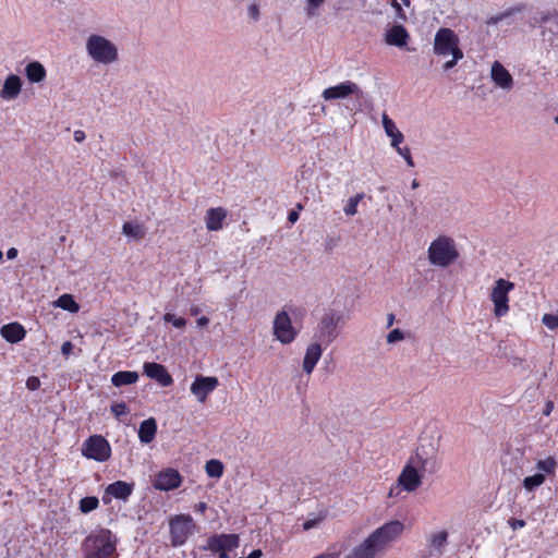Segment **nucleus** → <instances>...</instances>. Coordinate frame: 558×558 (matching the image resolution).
<instances>
[{"instance_id":"obj_1","label":"nucleus","mask_w":558,"mask_h":558,"mask_svg":"<svg viewBox=\"0 0 558 558\" xmlns=\"http://www.w3.org/2000/svg\"><path fill=\"white\" fill-rule=\"evenodd\" d=\"M436 453L435 442L432 439H422L415 453L410 457L399 474L397 485L389 490V497L398 496L401 490L408 493L416 490L422 484L423 473L434 469Z\"/></svg>"},{"instance_id":"obj_2","label":"nucleus","mask_w":558,"mask_h":558,"mask_svg":"<svg viewBox=\"0 0 558 558\" xmlns=\"http://www.w3.org/2000/svg\"><path fill=\"white\" fill-rule=\"evenodd\" d=\"M427 258L432 266L447 268L459 258L454 240L448 235H438L427 248Z\"/></svg>"},{"instance_id":"obj_3","label":"nucleus","mask_w":558,"mask_h":558,"mask_svg":"<svg viewBox=\"0 0 558 558\" xmlns=\"http://www.w3.org/2000/svg\"><path fill=\"white\" fill-rule=\"evenodd\" d=\"M434 53L439 57L452 56L451 60L444 63L445 71L452 69L463 58L459 47V38L450 28H439L434 38Z\"/></svg>"},{"instance_id":"obj_4","label":"nucleus","mask_w":558,"mask_h":558,"mask_svg":"<svg viewBox=\"0 0 558 558\" xmlns=\"http://www.w3.org/2000/svg\"><path fill=\"white\" fill-rule=\"evenodd\" d=\"M85 49L87 56L98 64L109 65L119 60L117 45L99 34H92L86 38Z\"/></svg>"},{"instance_id":"obj_5","label":"nucleus","mask_w":558,"mask_h":558,"mask_svg":"<svg viewBox=\"0 0 558 558\" xmlns=\"http://www.w3.org/2000/svg\"><path fill=\"white\" fill-rule=\"evenodd\" d=\"M117 538L107 529H101L88 535L84 541L86 558H113L116 554Z\"/></svg>"},{"instance_id":"obj_6","label":"nucleus","mask_w":558,"mask_h":558,"mask_svg":"<svg viewBox=\"0 0 558 558\" xmlns=\"http://www.w3.org/2000/svg\"><path fill=\"white\" fill-rule=\"evenodd\" d=\"M344 324V317L341 312L336 310H328L320 317L315 331V340L325 345L333 342L338 335L339 328Z\"/></svg>"},{"instance_id":"obj_7","label":"nucleus","mask_w":558,"mask_h":558,"mask_svg":"<svg viewBox=\"0 0 558 558\" xmlns=\"http://www.w3.org/2000/svg\"><path fill=\"white\" fill-rule=\"evenodd\" d=\"M514 284L504 278L495 281L490 292V300L494 304V314L497 317H502L509 312V292L512 291Z\"/></svg>"},{"instance_id":"obj_8","label":"nucleus","mask_w":558,"mask_h":558,"mask_svg":"<svg viewBox=\"0 0 558 558\" xmlns=\"http://www.w3.org/2000/svg\"><path fill=\"white\" fill-rule=\"evenodd\" d=\"M403 532V524L400 521H390L375 530L368 538L380 551L391 542L396 541Z\"/></svg>"},{"instance_id":"obj_9","label":"nucleus","mask_w":558,"mask_h":558,"mask_svg":"<svg viewBox=\"0 0 558 558\" xmlns=\"http://www.w3.org/2000/svg\"><path fill=\"white\" fill-rule=\"evenodd\" d=\"M82 453L88 459L98 462L107 461L111 456L109 442L100 435H93L82 446Z\"/></svg>"},{"instance_id":"obj_10","label":"nucleus","mask_w":558,"mask_h":558,"mask_svg":"<svg viewBox=\"0 0 558 558\" xmlns=\"http://www.w3.org/2000/svg\"><path fill=\"white\" fill-rule=\"evenodd\" d=\"M169 526L172 546H181L192 533L193 520L189 514H179L170 519Z\"/></svg>"},{"instance_id":"obj_11","label":"nucleus","mask_w":558,"mask_h":558,"mask_svg":"<svg viewBox=\"0 0 558 558\" xmlns=\"http://www.w3.org/2000/svg\"><path fill=\"white\" fill-rule=\"evenodd\" d=\"M272 330L276 339L282 344L291 343L298 336V331L292 326L291 318L284 310L276 314Z\"/></svg>"},{"instance_id":"obj_12","label":"nucleus","mask_w":558,"mask_h":558,"mask_svg":"<svg viewBox=\"0 0 558 558\" xmlns=\"http://www.w3.org/2000/svg\"><path fill=\"white\" fill-rule=\"evenodd\" d=\"M350 96L356 98L363 97V92L359 85L352 81H344L338 85L325 88L322 93V97L326 100L345 99Z\"/></svg>"},{"instance_id":"obj_13","label":"nucleus","mask_w":558,"mask_h":558,"mask_svg":"<svg viewBox=\"0 0 558 558\" xmlns=\"http://www.w3.org/2000/svg\"><path fill=\"white\" fill-rule=\"evenodd\" d=\"M236 534H219L211 536L207 542V549L217 553L219 558H228V551L239 546Z\"/></svg>"},{"instance_id":"obj_14","label":"nucleus","mask_w":558,"mask_h":558,"mask_svg":"<svg viewBox=\"0 0 558 558\" xmlns=\"http://www.w3.org/2000/svg\"><path fill=\"white\" fill-rule=\"evenodd\" d=\"M219 385L218 378L214 376L197 375L191 386V392L199 402H205L207 396Z\"/></svg>"},{"instance_id":"obj_15","label":"nucleus","mask_w":558,"mask_h":558,"mask_svg":"<svg viewBox=\"0 0 558 558\" xmlns=\"http://www.w3.org/2000/svg\"><path fill=\"white\" fill-rule=\"evenodd\" d=\"M490 80L496 87L505 92H510L514 85V80L511 73L499 61H494L492 63Z\"/></svg>"},{"instance_id":"obj_16","label":"nucleus","mask_w":558,"mask_h":558,"mask_svg":"<svg viewBox=\"0 0 558 558\" xmlns=\"http://www.w3.org/2000/svg\"><path fill=\"white\" fill-rule=\"evenodd\" d=\"M181 482L182 476L180 473L172 468H168L156 475L154 487L158 490L168 492L178 488Z\"/></svg>"},{"instance_id":"obj_17","label":"nucleus","mask_w":558,"mask_h":558,"mask_svg":"<svg viewBox=\"0 0 558 558\" xmlns=\"http://www.w3.org/2000/svg\"><path fill=\"white\" fill-rule=\"evenodd\" d=\"M143 368L144 374L147 377L156 380L162 387H168L172 384V377L163 365L154 362H147L144 363Z\"/></svg>"},{"instance_id":"obj_18","label":"nucleus","mask_w":558,"mask_h":558,"mask_svg":"<svg viewBox=\"0 0 558 558\" xmlns=\"http://www.w3.org/2000/svg\"><path fill=\"white\" fill-rule=\"evenodd\" d=\"M410 35L402 25H392L385 32V43L389 46L403 48L408 45Z\"/></svg>"},{"instance_id":"obj_19","label":"nucleus","mask_w":558,"mask_h":558,"mask_svg":"<svg viewBox=\"0 0 558 558\" xmlns=\"http://www.w3.org/2000/svg\"><path fill=\"white\" fill-rule=\"evenodd\" d=\"M322 345L323 343L316 340L306 348L302 365L306 374H311L319 361L323 354Z\"/></svg>"},{"instance_id":"obj_20","label":"nucleus","mask_w":558,"mask_h":558,"mask_svg":"<svg viewBox=\"0 0 558 558\" xmlns=\"http://www.w3.org/2000/svg\"><path fill=\"white\" fill-rule=\"evenodd\" d=\"M22 81L20 76L15 74H10L0 90V97L4 100H13L21 93Z\"/></svg>"},{"instance_id":"obj_21","label":"nucleus","mask_w":558,"mask_h":558,"mask_svg":"<svg viewBox=\"0 0 558 558\" xmlns=\"http://www.w3.org/2000/svg\"><path fill=\"white\" fill-rule=\"evenodd\" d=\"M227 217V210L222 207L209 208L205 216L206 228L209 231L222 229L223 220Z\"/></svg>"},{"instance_id":"obj_22","label":"nucleus","mask_w":558,"mask_h":558,"mask_svg":"<svg viewBox=\"0 0 558 558\" xmlns=\"http://www.w3.org/2000/svg\"><path fill=\"white\" fill-rule=\"evenodd\" d=\"M383 128L388 137L391 138V146L398 148L403 142L404 136L397 128L396 123L386 114H383Z\"/></svg>"},{"instance_id":"obj_23","label":"nucleus","mask_w":558,"mask_h":558,"mask_svg":"<svg viewBox=\"0 0 558 558\" xmlns=\"http://www.w3.org/2000/svg\"><path fill=\"white\" fill-rule=\"evenodd\" d=\"M132 492H133L132 484H129L123 481H117V482L110 484L109 486H107L105 493H106V495L112 496L117 499L125 500L129 498V496L132 494Z\"/></svg>"},{"instance_id":"obj_24","label":"nucleus","mask_w":558,"mask_h":558,"mask_svg":"<svg viewBox=\"0 0 558 558\" xmlns=\"http://www.w3.org/2000/svg\"><path fill=\"white\" fill-rule=\"evenodd\" d=\"M1 336L7 341L16 343L25 337V329L17 323H11L1 328Z\"/></svg>"},{"instance_id":"obj_25","label":"nucleus","mask_w":558,"mask_h":558,"mask_svg":"<svg viewBox=\"0 0 558 558\" xmlns=\"http://www.w3.org/2000/svg\"><path fill=\"white\" fill-rule=\"evenodd\" d=\"M157 433V423L155 418L149 417L140 424L138 438L143 444H149L154 440Z\"/></svg>"},{"instance_id":"obj_26","label":"nucleus","mask_w":558,"mask_h":558,"mask_svg":"<svg viewBox=\"0 0 558 558\" xmlns=\"http://www.w3.org/2000/svg\"><path fill=\"white\" fill-rule=\"evenodd\" d=\"M379 550L367 537L363 543L356 546L345 558H374Z\"/></svg>"},{"instance_id":"obj_27","label":"nucleus","mask_w":558,"mask_h":558,"mask_svg":"<svg viewBox=\"0 0 558 558\" xmlns=\"http://www.w3.org/2000/svg\"><path fill=\"white\" fill-rule=\"evenodd\" d=\"M428 542H429L432 551H435L437 554V556H441L444 554V548L448 544L447 531H439L437 533L430 534Z\"/></svg>"},{"instance_id":"obj_28","label":"nucleus","mask_w":558,"mask_h":558,"mask_svg":"<svg viewBox=\"0 0 558 558\" xmlns=\"http://www.w3.org/2000/svg\"><path fill=\"white\" fill-rule=\"evenodd\" d=\"M25 74L28 81L33 83H39L46 77V70L44 65L38 61L28 63L25 68Z\"/></svg>"},{"instance_id":"obj_29","label":"nucleus","mask_w":558,"mask_h":558,"mask_svg":"<svg viewBox=\"0 0 558 558\" xmlns=\"http://www.w3.org/2000/svg\"><path fill=\"white\" fill-rule=\"evenodd\" d=\"M138 380V374L131 371H120L112 375L111 383L116 387L132 385Z\"/></svg>"},{"instance_id":"obj_30","label":"nucleus","mask_w":558,"mask_h":558,"mask_svg":"<svg viewBox=\"0 0 558 558\" xmlns=\"http://www.w3.org/2000/svg\"><path fill=\"white\" fill-rule=\"evenodd\" d=\"M53 305L70 313H77L80 310V305L75 302L71 294H62L58 298L57 301L53 302Z\"/></svg>"},{"instance_id":"obj_31","label":"nucleus","mask_w":558,"mask_h":558,"mask_svg":"<svg viewBox=\"0 0 558 558\" xmlns=\"http://www.w3.org/2000/svg\"><path fill=\"white\" fill-rule=\"evenodd\" d=\"M122 232L129 238L141 240L144 236V229L142 226L132 222H124Z\"/></svg>"},{"instance_id":"obj_32","label":"nucleus","mask_w":558,"mask_h":558,"mask_svg":"<svg viewBox=\"0 0 558 558\" xmlns=\"http://www.w3.org/2000/svg\"><path fill=\"white\" fill-rule=\"evenodd\" d=\"M545 482V475L543 473H536L531 476H526L522 484L526 492H532L535 488L542 486Z\"/></svg>"},{"instance_id":"obj_33","label":"nucleus","mask_w":558,"mask_h":558,"mask_svg":"<svg viewBox=\"0 0 558 558\" xmlns=\"http://www.w3.org/2000/svg\"><path fill=\"white\" fill-rule=\"evenodd\" d=\"M206 473L209 477L219 478L223 473V464L219 460H209L205 465Z\"/></svg>"},{"instance_id":"obj_34","label":"nucleus","mask_w":558,"mask_h":558,"mask_svg":"<svg viewBox=\"0 0 558 558\" xmlns=\"http://www.w3.org/2000/svg\"><path fill=\"white\" fill-rule=\"evenodd\" d=\"M557 468V462L553 457H548L544 460H538L536 463V469L539 471L538 473H547L553 474Z\"/></svg>"},{"instance_id":"obj_35","label":"nucleus","mask_w":558,"mask_h":558,"mask_svg":"<svg viewBox=\"0 0 558 558\" xmlns=\"http://www.w3.org/2000/svg\"><path fill=\"white\" fill-rule=\"evenodd\" d=\"M364 193H359L352 197H350L343 208V211L347 216H354L357 213V205L363 199Z\"/></svg>"},{"instance_id":"obj_36","label":"nucleus","mask_w":558,"mask_h":558,"mask_svg":"<svg viewBox=\"0 0 558 558\" xmlns=\"http://www.w3.org/2000/svg\"><path fill=\"white\" fill-rule=\"evenodd\" d=\"M99 506V500L95 496H87L80 500V510L83 513H88Z\"/></svg>"},{"instance_id":"obj_37","label":"nucleus","mask_w":558,"mask_h":558,"mask_svg":"<svg viewBox=\"0 0 558 558\" xmlns=\"http://www.w3.org/2000/svg\"><path fill=\"white\" fill-rule=\"evenodd\" d=\"M325 2V0H306L305 12L307 17H314L318 14V8Z\"/></svg>"},{"instance_id":"obj_38","label":"nucleus","mask_w":558,"mask_h":558,"mask_svg":"<svg viewBox=\"0 0 558 558\" xmlns=\"http://www.w3.org/2000/svg\"><path fill=\"white\" fill-rule=\"evenodd\" d=\"M163 320L166 323H171L175 328H183L186 325V319L183 317H178L174 314L166 313L163 315Z\"/></svg>"},{"instance_id":"obj_39","label":"nucleus","mask_w":558,"mask_h":558,"mask_svg":"<svg viewBox=\"0 0 558 558\" xmlns=\"http://www.w3.org/2000/svg\"><path fill=\"white\" fill-rule=\"evenodd\" d=\"M405 338V335L404 332L399 329V328H396V329H392L386 337V341L387 343L389 344H395L397 342H400V341H403Z\"/></svg>"},{"instance_id":"obj_40","label":"nucleus","mask_w":558,"mask_h":558,"mask_svg":"<svg viewBox=\"0 0 558 558\" xmlns=\"http://www.w3.org/2000/svg\"><path fill=\"white\" fill-rule=\"evenodd\" d=\"M397 150V153L403 157V159L405 160L407 165L409 167H414V161L412 159V156H411V151H410V148L409 147H398V148H395Z\"/></svg>"},{"instance_id":"obj_41","label":"nucleus","mask_w":558,"mask_h":558,"mask_svg":"<svg viewBox=\"0 0 558 558\" xmlns=\"http://www.w3.org/2000/svg\"><path fill=\"white\" fill-rule=\"evenodd\" d=\"M542 322L549 329H555L558 327V317L555 315L545 314L542 318Z\"/></svg>"},{"instance_id":"obj_42","label":"nucleus","mask_w":558,"mask_h":558,"mask_svg":"<svg viewBox=\"0 0 558 558\" xmlns=\"http://www.w3.org/2000/svg\"><path fill=\"white\" fill-rule=\"evenodd\" d=\"M111 412L117 418H119L121 415L128 413L126 404L124 402L114 403L111 405Z\"/></svg>"},{"instance_id":"obj_43","label":"nucleus","mask_w":558,"mask_h":558,"mask_svg":"<svg viewBox=\"0 0 558 558\" xmlns=\"http://www.w3.org/2000/svg\"><path fill=\"white\" fill-rule=\"evenodd\" d=\"M512 10H508L504 13H500V14H497L495 16H492L487 20V25H495V24H498L500 21H502L504 19L510 16L512 14Z\"/></svg>"},{"instance_id":"obj_44","label":"nucleus","mask_w":558,"mask_h":558,"mask_svg":"<svg viewBox=\"0 0 558 558\" xmlns=\"http://www.w3.org/2000/svg\"><path fill=\"white\" fill-rule=\"evenodd\" d=\"M391 7L396 10V15L400 20H405L407 15L404 11L402 10L401 5L397 0H391Z\"/></svg>"},{"instance_id":"obj_45","label":"nucleus","mask_w":558,"mask_h":558,"mask_svg":"<svg viewBox=\"0 0 558 558\" xmlns=\"http://www.w3.org/2000/svg\"><path fill=\"white\" fill-rule=\"evenodd\" d=\"M40 386V380L38 377H35V376H32L27 379L26 381V387L29 389V390H36L38 389Z\"/></svg>"},{"instance_id":"obj_46","label":"nucleus","mask_w":558,"mask_h":558,"mask_svg":"<svg viewBox=\"0 0 558 558\" xmlns=\"http://www.w3.org/2000/svg\"><path fill=\"white\" fill-rule=\"evenodd\" d=\"M509 524L512 527V530H517L525 526V521L519 519H510Z\"/></svg>"},{"instance_id":"obj_47","label":"nucleus","mask_w":558,"mask_h":558,"mask_svg":"<svg viewBox=\"0 0 558 558\" xmlns=\"http://www.w3.org/2000/svg\"><path fill=\"white\" fill-rule=\"evenodd\" d=\"M73 350V344L71 341L63 342L61 347V352L63 355L68 356Z\"/></svg>"},{"instance_id":"obj_48","label":"nucleus","mask_w":558,"mask_h":558,"mask_svg":"<svg viewBox=\"0 0 558 558\" xmlns=\"http://www.w3.org/2000/svg\"><path fill=\"white\" fill-rule=\"evenodd\" d=\"M248 14L252 19L257 20L259 15V10L257 4L253 3L248 8Z\"/></svg>"},{"instance_id":"obj_49","label":"nucleus","mask_w":558,"mask_h":558,"mask_svg":"<svg viewBox=\"0 0 558 558\" xmlns=\"http://www.w3.org/2000/svg\"><path fill=\"white\" fill-rule=\"evenodd\" d=\"M85 140V133L82 130H76L74 132V141L81 143Z\"/></svg>"},{"instance_id":"obj_50","label":"nucleus","mask_w":558,"mask_h":558,"mask_svg":"<svg viewBox=\"0 0 558 558\" xmlns=\"http://www.w3.org/2000/svg\"><path fill=\"white\" fill-rule=\"evenodd\" d=\"M553 409H554V402L553 401H548L545 404V409L543 411L544 415H549L551 413Z\"/></svg>"},{"instance_id":"obj_51","label":"nucleus","mask_w":558,"mask_h":558,"mask_svg":"<svg viewBox=\"0 0 558 558\" xmlns=\"http://www.w3.org/2000/svg\"><path fill=\"white\" fill-rule=\"evenodd\" d=\"M314 558H339L337 553H323Z\"/></svg>"},{"instance_id":"obj_52","label":"nucleus","mask_w":558,"mask_h":558,"mask_svg":"<svg viewBox=\"0 0 558 558\" xmlns=\"http://www.w3.org/2000/svg\"><path fill=\"white\" fill-rule=\"evenodd\" d=\"M17 253H19V252H17V250H16L15 247H11V248H9V250H8V252H7V257H8L9 259H14V258L17 256Z\"/></svg>"},{"instance_id":"obj_53","label":"nucleus","mask_w":558,"mask_h":558,"mask_svg":"<svg viewBox=\"0 0 558 558\" xmlns=\"http://www.w3.org/2000/svg\"><path fill=\"white\" fill-rule=\"evenodd\" d=\"M209 324V319L205 316L197 319V326L206 327Z\"/></svg>"},{"instance_id":"obj_54","label":"nucleus","mask_w":558,"mask_h":558,"mask_svg":"<svg viewBox=\"0 0 558 558\" xmlns=\"http://www.w3.org/2000/svg\"><path fill=\"white\" fill-rule=\"evenodd\" d=\"M315 523H316V522H315V521H313V520L305 521V522L303 523V529H304L305 531H307V530H310V529L314 527V526H315Z\"/></svg>"},{"instance_id":"obj_55","label":"nucleus","mask_w":558,"mask_h":558,"mask_svg":"<svg viewBox=\"0 0 558 558\" xmlns=\"http://www.w3.org/2000/svg\"><path fill=\"white\" fill-rule=\"evenodd\" d=\"M298 218H299V215H298V213H296V211H291V213L289 214V216H288V220H289L290 222H292V223H293V222H295V221L298 220Z\"/></svg>"},{"instance_id":"obj_56","label":"nucleus","mask_w":558,"mask_h":558,"mask_svg":"<svg viewBox=\"0 0 558 558\" xmlns=\"http://www.w3.org/2000/svg\"><path fill=\"white\" fill-rule=\"evenodd\" d=\"M395 323V315L392 313H389L387 315V327H391Z\"/></svg>"},{"instance_id":"obj_57","label":"nucleus","mask_w":558,"mask_h":558,"mask_svg":"<svg viewBox=\"0 0 558 558\" xmlns=\"http://www.w3.org/2000/svg\"><path fill=\"white\" fill-rule=\"evenodd\" d=\"M199 312H201V310H199V307H197V306H195V307H192V308H191V314H192V315H194V316H195V315H198V314H199Z\"/></svg>"},{"instance_id":"obj_58","label":"nucleus","mask_w":558,"mask_h":558,"mask_svg":"<svg viewBox=\"0 0 558 558\" xmlns=\"http://www.w3.org/2000/svg\"><path fill=\"white\" fill-rule=\"evenodd\" d=\"M418 185H420L418 181H416V180L412 181V184H411L412 189H416V187H418Z\"/></svg>"},{"instance_id":"obj_59","label":"nucleus","mask_w":558,"mask_h":558,"mask_svg":"<svg viewBox=\"0 0 558 558\" xmlns=\"http://www.w3.org/2000/svg\"><path fill=\"white\" fill-rule=\"evenodd\" d=\"M549 16L548 15H544L542 16L541 21L542 23H546L548 21Z\"/></svg>"},{"instance_id":"obj_60","label":"nucleus","mask_w":558,"mask_h":558,"mask_svg":"<svg viewBox=\"0 0 558 558\" xmlns=\"http://www.w3.org/2000/svg\"><path fill=\"white\" fill-rule=\"evenodd\" d=\"M198 506L202 511H204L206 509V504H204V502H201Z\"/></svg>"},{"instance_id":"obj_61","label":"nucleus","mask_w":558,"mask_h":558,"mask_svg":"<svg viewBox=\"0 0 558 558\" xmlns=\"http://www.w3.org/2000/svg\"><path fill=\"white\" fill-rule=\"evenodd\" d=\"M405 7L410 5V0H401Z\"/></svg>"},{"instance_id":"obj_62","label":"nucleus","mask_w":558,"mask_h":558,"mask_svg":"<svg viewBox=\"0 0 558 558\" xmlns=\"http://www.w3.org/2000/svg\"><path fill=\"white\" fill-rule=\"evenodd\" d=\"M102 500H104L105 502H109V501H110V499L106 500V497H102Z\"/></svg>"},{"instance_id":"obj_63","label":"nucleus","mask_w":558,"mask_h":558,"mask_svg":"<svg viewBox=\"0 0 558 558\" xmlns=\"http://www.w3.org/2000/svg\"><path fill=\"white\" fill-rule=\"evenodd\" d=\"M555 123L558 124V116L555 118Z\"/></svg>"},{"instance_id":"obj_64","label":"nucleus","mask_w":558,"mask_h":558,"mask_svg":"<svg viewBox=\"0 0 558 558\" xmlns=\"http://www.w3.org/2000/svg\"><path fill=\"white\" fill-rule=\"evenodd\" d=\"M3 257V253L0 251V260L2 259Z\"/></svg>"}]
</instances>
